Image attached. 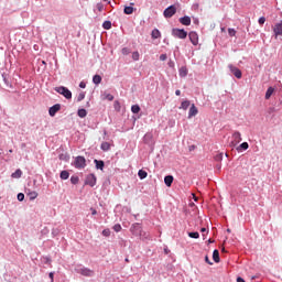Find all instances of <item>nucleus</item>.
<instances>
[{"label":"nucleus","mask_w":282,"mask_h":282,"mask_svg":"<svg viewBox=\"0 0 282 282\" xmlns=\"http://www.w3.org/2000/svg\"><path fill=\"white\" fill-rule=\"evenodd\" d=\"M228 69L238 78L241 79L243 74L241 73V69H239L238 67H236L232 64L228 65Z\"/></svg>","instance_id":"6"},{"label":"nucleus","mask_w":282,"mask_h":282,"mask_svg":"<svg viewBox=\"0 0 282 282\" xmlns=\"http://www.w3.org/2000/svg\"><path fill=\"white\" fill-rule=\"evenodd\" d=\"M218 169H221V166H220V165H218Z\"/></svg>","instance_id":"61"},{"label":"nucleus","mask_w":282,"mask_h":282,"mask_svg":"<svg viewBox=\"0 0 282 282\" xmlns=\"http://www.w3.org/2000/svg\"><path fill=\"white\" fill-rule=\"evenodd\" d=\"M93 83H94L95 85H100V83H102V77H100V75H95V76L93 77Z\"/></svg>","instance_id":"20"},{"label":"nucleus","mask_w":282,"mask_h":282,"mask_svg":"<svg viewBox=\"0 0 282 282\" xmlns=\"http://www.w3.org/2000/svg\"><path fill=\"white\" fill-rule=\"evenodd\" d=\"M106 98H107V100H113V95H111V94H108L107 96H106Z\"/></svg>","instance_id":"49"},{"label":"nucleus","mask_w":282,"mask_h":282,"mask_svg":"<svg viewBox=\"0 0 282 282\" xmlns=\"http://www.w3.org/2000/svg\"><path fill=\"white\" fill-rule=\"evenodd\" d=\"M272 94H274V88L269 87L267 93H265V100H270V98H272Z\"/></svg>","instance_id":"17"},{"label":"nucleus","mask_w":282,"mask_h":282,"mask_svg":"<svg viewBox=\"0 0 282 282\" xmlns=\"http://www.w3.org/2000/svg\"><path fill=\"white\" fill-rule=\"evenodd\" d=\"M175 94L176 96H182V90H176Z\"/></svg>","instance_id":"52"},{"label":"nucleus","mask_w":282,"mask_h":282,"mask_svg":"<svg viewBox=\"0 0 282 282\" xmlns=\"http://www.w3.org/2000/svg\"><path fill=\"white\" fill-rule=\"evenodd\" d=\"M173 175H167L164 177V184L167 186V187H171L173 185Z\"/></svg>","instance_id":"14"},{"label":"nucleus","mask_w":282,"mask_h":282,"mask_svg":"<svg viewBox=\"0 0 282 282\" xmlns=\"http://www.w3.org/2000/svg\"><path fill=\"white\" fill-rule=\"evenodd\" d=\"M55 91H57V94H61V96H64L66 100H72V90H68L67 87L65 86L56 87Z\"/></svg>","instance_id":"1"},{"label":"nucleus","mask_w":282,"mask_h":282,"mask_svg":"<svg viewBox=\"0 0 282 282\" xmlns=\"http://www.w3.org/2000/svg\"><path fill=\"white\" fill-rule=\"evenodd\" d=\"M26 196H28L31 200H33V199H36V197H39V193H36V192H28V193H26Z\"/></svg>","instance_id":"25"},{"label":"nucleus","mask_w":282,"mask_h":282,"mask_svg":"<svg viewBox=\"0 0 282 282\" xmlns=\"http://www.w3.org/2000/svg\"><path fill=\"white\" fill-rule=\"evenodd\" d=\"M273 32L275 34V37L276 36H282V22L280 23H276L273 28Z\"/></svg>","instance_id":"11"},{"label":"nucleus","mask_w":282,"mask_h":282,"mask_svg":"<svg viewBox=\"0 0 282 282\" xmlns=\"http://www.w3.org/2000/svg\"><path fill=\"white\" fill-rule=\"evenodd\" d=\"M200 232H208V230L206 228H202Z\"/></svg>","instance_id":"54"},{"label":"nucleus","mask_w":282,"mask_h":282,"mask_svg":"<svg viewBox=\"0 0 282 282\" xmlns=\"http://www.w3.org/2000/svg\"><path fill=\"white\" fill-rule=\"evenodd\" d=\"M216 162H221L224 160V153H219L215 156Z\"/></svg>","instance_id":"35"},{"label":"nucleus","mask_w":282,"mask_h":282,"mask_svg":"<svg viewBox=\"0 0 282 282\" xmlns=\"http://www.w3.org/2000/svg\"><path fill=\"white\" fill-rule=\"evenodd\" d=\"M79 87L80 89H85V87H87V84H85L84 82H80Z\"/></svg>","instance_id":"48"},{"label":"nucleus","mask_w":282,"mask_h":282,"mask_svg":"<svg viewBox=\"0 0 282 282\" xmlns=\"http://www.w3.org/2000/svg\"><path fill=\"white\" fill-rule=\"evenodd\" d=\"M188 39H189L192 44L199 45V35L197 34V32L191 31L188 33Z\"/></svg>","instance_id":"7"},{"label":"nucleus","mask_w":282,"mask_h":282,"mask_svg":"<svg viewBox=\"0 0 282 282\" xmlns=\"http://www.w3.org/2000/svg\"><path fill=\"white\" fill-rule=\"evenodd\" d=\"M188 107H191V101L185 100L181 104L180 109H184V111H186V109H188Z\"/></svg>","instance_id":"26"},{"label":"nucleus","mask_w":282,"mask_h":282,"mask_svg":"<svg viewBox=\"0 0 282 282\" xmlns=\"http://www.w3.org/2000/svg\"><path fill=\"white\" fill-rule=\"evenodd\" d=\"M70 182L72 184H78V176H72Z\"/></svg>","instance_id":"41"},{"label":"nucleus","mask_w":282,"mask_h":282,"mask_svg":"<svg viewBox=\"0 0 282 282\" xmlns=\"http://www.w3.org/2000/svg\"><path fill=\"white\" fill-rule=\"evenodd\" d=\"M249 147L250 145L248 144V142H243V143L240 144V149H243V151H248Z\"/></svg>","instance_id":"37"},{"label":"nucleus","mask_w":282,"mask_h":282,"mask_svg":"<svg viewBox=\"0 0 282 282\" xmlns=\"http://www.w3.org/2000/svg\"><path fill=\"white\" fill-rule=\"evenodd\" d=\"M205 261L206 263H208V265H213V262H210V259L208 258V256L205 257Z\"/></svg>","instance_id":"47"},{"label":"nucleus","mask_w":282,"mask_h":282,"mask_svg":"<svg viewBox=\"0 0 282 282\" xmlns=\"http://www.w3.org/2000/svg\"><path fill=\"white\" fill-rule=\"evenodd\" d=\"M112 228L115 232H120V230H122V226H120V224L115 225Z\"/></svg>","instance_id":"36"},{"label":"nucleus","mask_w":282,"mask_h":282,"mask_svg":"<svg viewBox=\"0 0 282 282\" xmlns=\"http://www.w3.org/2000/svg\"><path fill=\"white\" fill-rule=\"evenodd\" d=\"M102 28L104 30H111V21H105Z\"/></svg>","instance_id":"29"},{"label":"nucleus","mask_w":282,"mask_h":282,"mask_svg":"<svg viewBox=\"0 0 282 282\" xmlns=\"http://www.w3.org/2000/svg\"><path fill=\"white\" fill-rule=\"evenodd\" d=\"M188 237H191V239H199V232H188Z\"/></svg>","instance_id":"31"},{"label":"nucleus","mask_w":282,"mask_h":282,"mask_svg":"<svg viewBox=\"0 0 282 282\" xmlns=\"http://www.w3.org/2000/svg\"><path fill=\"white\" fill-rule=\"evenodd\" d=\"M178 74L181 78H184L185 76H188V69L186 67H181Z\"/></svg>","instance_id":"16"},{"label":"nucleus","mask_w":282,"mask_h":282,"mask_svg":"<svg viewBox=\"0 0 282 282\" xmlns=\"http://www.w3.org/2000/svg\"><path fill=\"white\" fill-rule=\"evenodd\" d=\"M42 63H43V65H45V61H43Z\"/></svg>","instance_id":"58"},{"label":"nucleus","mask_w":282,"mask_h":282,"mask_svg":"<svg viewBox=\"0 0 282 282\" xmlns=\"http://www.w3.org/2000/svg\"><path fill=\"white\" fill-rule=\"evenodd\" d=\"M85 184H86L87 186H91V187L96 186V175H94V174H88V175L86 176Z\"/></svg>","instance_id":"8"},{"label":"nucleus","mask_w":282,"mask_h":282,"mask_svg":"<svg viewBox=\"0 0 282 282\" xmlns=\"http://www.w3.org/2000/svg\"><path fill=\"white\" fill-rule=\"evenodd\" d=\"M48 276H50V279H51V282H54V272H51V273L48 274Z\"/></svg>","instance_id":"50"},{"label":"nucleus","mask_w":282,"mask_h":282,"mask_svg":"<svg viewBox=\"0 0 282 282\" xmlns=\"http://www.w3.org/2000/svg\"><path fill=\"white\" fill-rule=\"evenodd\" d=\"M102 235L104 237H109V235H111V231L109 229H104Z\"/></svg>","instance_id":"42"},{"label":"nucleus","mask_w":282,"mask_h":282,"mask_svg":"<svg viewBox=\"0 0 282 282\" xmlns=\"http://www.w3.org/2000/svg\"><path fill=\"white\" fill-rule=\"evenodd\" d=\"M96 8H97L98 12H102V10H105V4L99 2V3H97Z\"/></svg>","instance_id":"33"},{"label":"nucleus","mask_w":282,"mask_h":282,"mask_svg":"<svg viewBox=\"0 0 282 282\" xmlns=\"http://www.w3.org/2000/svg\"><path fill=\"white\" fill-rule=\"evenodd\" d=\"M113 106L116 111H120V101H115Z\"/></svg>","instance_id":"44"},{"label":"nucleus","mask_w":282,"mask_h":282,"mask_svg":"<svg viewBox=\"0 0 282 282\" xmlns=\"http://www.w3.org/2000/svg\"><path fill=\"white\" fill-rule=\"evenodd\" d=\"M77 115L79 116V118H86L87 117V110L79 109Z\"/></svg>","instance_id":"28"},{"label":"nucleus","mask_w":282,"mask_h":282,"mask_svg":"<svg viewBox=\"0 0 282 282\" xmlns=\"http://www.w3.org/2000/svg\"><path fill=\"white\" fill-rule=\"evenodd\" d=\"M172 35L176 39H186V36H188V33L184 29H173Z\"/></svg>","instance_id":"4"},{"label":"nucleus","mask_w":282,"mask_h":282,"mask_svg":"<svg viewBox=\"0 0 282 282\" xmlns=\"http://www.w3.org/2000/svg\"><path fill=\"white\" fill-rule=\"evenodd\" d=\"M227 232H230V229H227Z\"/></svg>","instance_id":"60"},{"label":"nucleus","mask_w":282,"mask_h":282,"mask_svg":"<svg viewBox=\"0 0 282 282\" xmlns=\"http://www.w3.org/2000/svg\"><path fill=\"white\" fill-rule=\"evenodd\" d=\"M106 3H111V0H104Z\"/></svg>","instance_id":"55"},{"label":"nucleus","mask_w":282,"mask_h":282,"mask_svg":"<svg viewBox=\"0 0 282 282\" xmlns=\"http://www.w3.org/2000/svg\"><path fill=\"white\" fill-rule=\"evenodd\" d=\"M75 169H85L87 166V160L85 156H77L74 161Z\"/></svg>","instance_id":"2"},{"label":"nucleus","mask_w":282,"mask_h":282,"mask_svg":"<svg viewBox=\"0 0 282 282\" xmlns=\"http://www.w3.org/2000/svg\"><path fill=\"white\" fill-rule=\"evenodd\" d=\"M23 199H25V195L23 193H19L18 194V200L23 202Z\"/></svg>","instance_id":"40"},{"label":"nucleus","mask_w":282,"mask_h":282,"mask_svg":"<svg viewBox=\"0 0 282 282\" xmlns=\"http://www.w3.org/2000/svg\"><path fill=\"white\" fill-rule=\"evenodd\" d=\"M166 58H167L166 54H161L160 55V61H166Z\"/></svg>","instance_id":"46"},{"label":"nucleus","mask_w":282,"mask_h":282,"mask_svg":"<svg viewBox=\"0 0 282 282\" xmlns=\"http://www.w3.org/2000/svg\"><path fill=\"white\" fill-rule=\"evenodd\" d=\"M138 175L140 180H147V176L149 175V173H147V171L144 170H139Z\"/></svg>","instance_id":"23"},{"label":"nucleus","mask_w":282,"mask_h":282,"mask_svg":"<svg viewBox=\"0 0 282 282\" xmlns=\"http://www.w3.org/2000/svg\"><path fill=\"white\" fill-rule=\"evenodd\" d=\"M95 164H96V169H99L100 171H102L105 169V162L104 161L95 160Z\"/></svg>","instance_id":"22"},{"label":"nucleus","mask_w":282,"mask_h":282,"mask_svg":"<svg viewBox=\"0 0 282 282\" xmlns=\"http://www.w3.org/2000/svg\"><path fill=\"white\" fill-rule=\"evenodd\" d=\"M133 7H126L124 9H123V12H124V14H131L132 12H133Z\"/></svg>","instance_id":"32"},{"label":"nucleus","mask_w":282,"mask_h":282,"mask_svg":"<svg viewBox=\"0 0 282 282\" xmlns=\"http://www.w3.org/2000/svg\"><path fill=\"white\" fill-rule=\"evenodd\" d=\"M132 58L134 59V61H140V53L137 51V52H133L132 53Z\"/></svg>","instance_id":"34"},{"label":"nucleus","mask_w":282,"mask_h":282,"mask_svg":"<svg viewBox=\"0 0 282 282\" xmlns=\"http://www.w3.org/2000/svg\"><path fill=\"white\" fill-rule=\"evenodd\" d=\"M213 259L215 261V263H219L220 259H219V250L215 249L213 252Z\"/></svg>","instance_id":"19"},{"label":"nucleus","mask_w":282,"mask_h":282,"mask_svg":"<svg viewBox=\"0 0 282 282\" xmlns=\"http://www.w3.org/2000/svg\"><path fill=\"white\" fill-rule=\"evenodd\" d=\"M100 149L101 151H109V149H111V144L109 142H102Z\"/></svg>","instance_id":"21"},{"label":"nucleus","mask_w":282,"mask_h":282,"mask_svg":"<svg viewBox=\"0 0 282 282\" xmlns=\"http://www.w3.org/2000/svg\"><path fill=\"white\" fill-rule=\"evenodd\" d=\"M61 180H69V172L62 171L59 174Z\"/></svg>","instance_id":"27"},{"label":"nucleus","mask_w":282,"mask_h":282,"mask_svg":"<svg viewBox=\"0 0 282 282\" xmlns=\"http://www.w3.org/2000/svg\"><path fill=\"white\" fill-rule=\"evenodd\" d=\"M152 39H160L162 36V33H160V30L154 29L151 33Z\"/></svg>","instance_id":"18"},{"label":"nucleus","mask_w":282,"mask_h":282,"mask_svg":"<svg viewBox=\"0 0 282 282\" xmlns=\"http://www.w3.org/2000/svg\"><path fill=\"white\" fill-rule=\"evenodd\" d=\"M176 12L177 8L175 6H170L164 10L163 17H165V19H171L174 14H176Z\"/></svg>","instance_id":"3"},{"label":"nucleus","mask_w":282,"mask_h":282,"mask_svg":"<svg viewBox=\"0 0 282 282\" xmlns=\"http://www.w3.org/2000/svg\"><path fill=\"white\" fill-rule=\"evenodd\" d=\"M241 133L240 132H234L232 134V141L231 144L232 147H237V144H239V142H241Z\"/></svg>","instance_id":"10"},{"label":"nucleus","mask_w":282,"mask_h":282,"mask_svg":"<svg viewBox=\"0 0 282 282\" xmlns=\"http://www.w3.org/2000/svg\"><path fill=\"white\" fill-rule=\"evenodd\" d=\"M91 215H98V212L95 208H90Z\"/></svg>","instance_id":"51"},{"label":"nucleus","mask_w":282,"mask_h":282,"mask_svg":"<svg viewBox=\"0 0 282 282\" xmlns=\"http://www.w3.org/2000/svg\"><path fill=\"white\" fill-rule=\"evenodd\" d=\"M223 252H226V248H223Z\"/></svg>","instance_id":"56"},{"label":"nucleus","mask_w":282,"mask_h":282,"mask_svg":"<svg viewBox=\"0 0 282 282\" xmlns=\"http://www.w3.org/2000/svg\"><path fill=\"white\" fill-rule=\"evenodd\" d=\"M127 262H129V259H126Z\"/></svg>","instance_id":"62"},{"label":"nucleus","mask_w":282,"mask_h":282,"mask_svg":"<svg viewBox=\"0 0 282 282\" xmlns=\"http://www.w3.org/2000/svg\"><path fill=\"white\" fill-rule=\"evenodd\" d=\"M58 111H61V104H56L48 109V113L52 118H54V116H56V113H58Z\"/></svg>","instance_id":"9"},{"label":"nucleus","mask_w":282,"mask_h":282,"mask_svg":"<svg viewBox=\"0 0 282 282\" xmlns=\"http://www.w3.org/2000/svg\"><path fill=\"white\" fill-rule=\"evenodd\" d=\"M78 102H80L82 100H85V93H80L77 97Z\"/></svg>","instance_id":"39"},{"label":"nucleus","mask_w":282,"mask_h":282,"mask_svg":"<svg viewBox=\"0 0 282 282\" xmlns=\"http://www.w3.org/2000/svg\"><path fill=\"white\" fill-rule=\"evenodd\" d=\"M229 36H235L237 34V31L235 29H228Z\"/></svg>","instance_id":"38"},{"label":"nucleus","mask_w":282,"mask_h":282,"mask_svg":"<svg viewBox=\"0 0 282 282\" xmlns=\"http://www.w3.org/2000/svg\"><path fill=\"white\" fill-rule=\"evenodd\" d=\"M258 23L260 25H263V23H265V17H261L259 20H258Z\"/></svg>","instance_id":"45"},{"label":"nucleus","mask_w":282,"mask_h":282,"mask_svg":"<svg viewBox=\"0 0 282 282\" xmlns=\"http://www.w3.org/2000/svg\"><path fill=\"white\" fill-rule=\"evenodd\" d=\"M9 153H12V150H9Z\"/></svg>","instance_id":"59"},{"label":"nucleus","mask_w":282,"mask_h":282,"mask_svg":"<svg viewBox=\"0 0 282 282\" xmlns=\"http://www.w3.org/2000/svg\"><path fill=\"white\" fill-rule=\"evenodd\" d=\"M122 54H123V56H127V55H129L131 52L129 51V48H127V47H124V48H122Z\"/></svg>","instance_id":"43"},{"label":"nucleus","mask_w":282,"mask_h":282,"mask_svg":"<svg viewBox=\"0 0 282 282\" xmlns=\"http://www.w3.org/2000/svg\"><path fill=\"white\" fill-rule=\"evenodd\" d=\"M196 113H198V110L197 107H195V104H193L188 111V118H193V116H195Z\"/></svg>","instance_id":"13"},{"label":"nucleus","mask_w":282,"mask_h":282,"mask_svg":"<svg viewBox=\"0 0 282 282\" xmlns=\"http://www.w3.org/2000/svg\"><path fill=\"white\" fill-rule=\"evenodd\" d=\"M209 243H213V240L209 239Z\"/></svg>","instance_id":"57"},{"label":"nucleus","mask_w":282,"mask_h":282,"mask_svg":"<svg viewBox=\"0 0 282 282\" xmlns=\"http://www.w3.org/2000/svg\"><path fill=\"white\" fill-rule=\"evenodd\" d=\"M132 235H134V237H141L142 236V226H140V224H133L130 228Z\"/></svg>","instance_id":"5"},{"label":"nucleus","mask_w":282,"mask_h":282,"mask_svg":"<svg viewBox=\"0 0 282 282\" xmlns=\"http://www.w3.org/2000/svg\"><path fill=\"white\" fill-rule=\"evenodd\" d=\"M80 274H83V276H94V271L91 269H82Z\"/></svg>","instance_id":"15"},{"label":"nucleus","mask_w":282,"mask_h":282,"mask_svg":"<svg viewBox=\"0 0 282 282\" xmlns=\"http://www.w3.org/2000/svg\"><path fill=\"white\" fill-rule=\"evenodd\" d=\"M21 175H23V172L21 170H17L14 173L11 174V177H13L14 180H19Z\"/></svg>","instance_id":"24"},{"label":"nucleus","mask_w":282,"mask_h":282,"mask_svg":"<svg viewBox=\"0 0 282 282\" xmlns=\"http://www.w3.org/2000/svg\"><path fill=\"white\" fill-rule=\"evenodd\" d=\"M132 113H140V106L139 105H133L131 107Z\"/></svg>","instance_id":"30"},{"label":"nucleus","mask_w":282,"mask_h":282,"mask_svg":"<svg viewBox=\"0 0 282 282\" xmlns=\"http://www.w3.org/2000/svg\"><path fill=\"white\" fill-rule=\"evenodd\" d=\"M192 197H193V199H194V202H197V196H195V194H192Z\"/></svg>","instance_id":"53"},{"label":"nucleus","mask_w":282,"mask_h":282,"mask_svg":"<svg viewBox=\"0 0 282 282\" xmlns=\"http://www.w3.org/2000/svg\"><path fill=\"white\" fill-rule=\"evenodd\" d=\"M180 23L182 24V25H191V17H188V15H185V17H183V18H180Z\"/></svg>","instance_id":"12"}]
</instances>
